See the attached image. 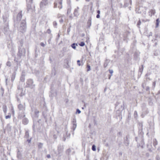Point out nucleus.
I'll return each mask as SVG.
<instances>
[{
    "instance_id": "5",
    "label": "nucleus",
    "mask_w": 160,
    "mask_h": 160,
    "mask_svg": "<svg viewBox=\"0 0 160 160\" xmlns=\"http://www.w3.org/2000/svg\"><path fill=\"white\" fill-rule=\"evenodd\" d=\"M22 11H20L18 13L16 20L14 21V25H16L21 20L22 17Z\"/></svg>"
},
{
    "instance_id": "57",
    "label": "nucleus",
    "mask_w": 160,
    "mask_h": 160,
    "mask_svg": "<svg viewBox=\"0 0 160 160\" xmlns=\"http://www.w3.org/2000/svg\"><path fill=\"white\" fill-rule=\"evenodd\" d=\"M97 12L98 13V14H99L100 13V10H98L97 11Z\"/></svg>"
},
{
    "instance_id": "56",
    "label": "nucleus",
    "mask_w": 160,
    "mask_h": 160,
    "mask_svg": "<svg viewBox=\"0 0 160 160\" xmlns=\"http://www.w3.org/2000/svg\"><path fill=\"white\" fill-rule=\"evenodd\" d=\"M59 21L60 22H63V20L62 19H61Z\"/></svg>"
},
{
    "instance_id": "34",
    "label": "nucleus",
    "mask_w": 160,
    "mask_h": 160,
    "mask_svg": "<svg viewBox=\"0 0 160 160\" xmlns=\"http://www.w3.org/2000/svg\"><path fill=\"white\" fill-rule=\"evenodd\" d=\"M141 22L140 20H139L138 21V23H137V26H138V27L140 28V24H141Z\"/></svg>"
},
{
    "instance_id": "62",
    "label": "nucleus",
    "mask_w": 160,
    "mask_h": 160,
    "mask_svg": "<svg viewBox=\"0 0 160 160\" xmlns=\"http://www.w3.org/2000/svg\"><path fill=\"white\" fill-rule=\"evenodd\" d=\"M142 22H146V20H144L143 19V20H142Z\"/></svg>"
},
{
    "instance_id": "50",
    "label": "nucleus",
    "mask_w": 160,
    "mask_h": 160,
    "mask_svg": "<svg viewBox=\"0 0 160 160\" xmlns=\"http://www.w3.org/2000/svg\"><path fill=\"white\" fill-rule=\"evenodd\" d=\"M57 7V3L56 2L54 3V8H56Z\"/></svg>"
},
{
    "instance_id": "60",
    "label": "nucleus",
    "mask_w": 160,
    "mask_h": 160,
    "mask_svg": "<svg viewBox=\"0 0 160 160\" xmlns=\"http://www.w3.org/2000/svg\"><path fill=\"white\" fill-rule=\"evenodd\" d=\"M134 55H135V57L136 56V57H138V54H137V53H135L134 54Z\"/></svg>"
},
{
    "instance_id": "21",
    "label": "nucleus",
    "mask_w": 160,
    "mask_h": 160,
    "mask_svg": "<svg viewBox=\"0 0 160 160\" xmlns=\"http://www.w3.org/2000/svg\"><path fill=\"white\" fill-rule=\"evenodd\" d=\"M29 137V131L28 130H26L25 131V135L24 136V138H28Z\"/></svg>"
},
{
    "instance_id": "25",
    "label": "nucleus",
    "mask_w": 160,
    "mask_h": 160,
    "mask_svg": "<svg viewBox=\"0 0 160 160\" xmlns=\"http://www.w3.org/2000/svg\"><path fill=\"white\" fill-rule=\"evenodd\" d=\"M109 71L110 73L111 74V75H109L108 79H110L111 76H112V73H113V70L112 69H109Z\"/></svg>"
},
{
    "instance_id": "48",
    "label": "nucleus",
    "mask_w": 160,
    "mask_h": 160,
    "mask_svg": "<svg viewBox=\"0 0 160 160\" xmlns=\"http://www.w3.org/2000/svg\"><path fill=\"white\" fill-rule=\"evenodd\" d=\"M77 64L79 66H80L81 65V63H80V61L79 60H78L77 61Z\"/></svg>"
},
{
    "instance_id": "10",
    "label": "nucleus",
    "mask_w": 160,
    "mask_h": 160,
    "mask_svg": "<svg viewBox=\"0 0 160 160\" xmlns=\"http://www.w3.org/2000/svg\"><path fill=\"white\" fill-rule=\"evenodd\" d=\"M47 3V0H42L40 4V8H42L44 6H46Z\"/></svg>"
},
{
    "instance_id": "41",
    "label": "nucleus",
    "mask_w": 160,
    "mask_h": 160,
    "mask_svg": "<svg viewBox=\"0 0 160 160\" xmlns=\"http://www.w3.org/2000/svg\"><path fill=\"white\" fill-rule=\"evenodd\" d=\"M11 111L12 112V114H14V111L13 108L12 107L11 108Z\"/></svg>"
},
{
    "instance_id": "55",
    "label": "nucleus",
    "mask_w": 160,
    "mask_h": 160,
    "mask_svg": "<svg viewBox=\"0 0 160 160\" xmlns=\"http://www.w3.org/2000/svg\"><path fill=\"white\" fill-rule=\"evenodd\" d=\"M137 112L136 111H134V116H135V115H137Z\"/></svg>"
},
{
    "instance_id": "17",
    "label": "nucleus",
    "mask_w": 160,
    "mask_h": 160,
    "mask_svg": "<svg viewBox=\"0 0 160 160\" xmlns=\"http://www.w3.org/2000/svg\"><path fill=\"white\" fill-rule=\"evenodd\" d=\"M28 122V120L26 118H24L22 120V123L24 125H27Z\"/></svg>"
},
{
    "instance_id": "19",
    "label": "nucleus",
    "mask_w": 160,
    "mask_h": 160,
    "mask_svg": "<svg viewBox=\"0 0 160 160\" xmlns=\"http://www.w3.org/2000/svg\"><path fill=\"white\" fill-rule=\"evenodd\" d=\"M39 111L37 109H35L34 112L35 117L36 118H38L39 116Z\"/></svg>"
},
{
    "instance_id": "43",
    "label": "nucleus",
    "mask_w": 160,
    "mask_h": 160,
    "mask_svg": "<svg viewBox=\"0 0 160 160\" xmlns=\"http://www.w3.org/2000/svg\"><path fill=\"white\" fill-rule=\"evenodd\" d=\"M53 26H54V27H56L57 25V23L56 22H54L53 23Z\"/></svg>"
},
{
    "instance_id": "46",
    "label": "nucleus",
    "mask_w": 160,
    "mask_h": 160,
    "mask_svg": "<svg viewBox=\"0 0 160 160\" xmlns=\"http://www.w3.org/2000/svg\"><path fill=\"white\" fill-rule=\"evenodd\" d=\"M42 144L41 143H39V144H38V147L39 148H42Z\"/></svg>"
},
{
    "instance_id": "54",
    "label": "nucleus",
    "mask_w": 160,
    "mask_h": 160,
    "mask_svg": "<svg viewBox=\"0 0 160 160\" xmlns=\"http://www.w3.org/2000/svg\"><path fill=\"white\" fill-rule=\"evenodd\" d=\"M96 17L97 18H100V15L99 14H98L97 15Z\"/></svg>"
},
{
    "instance_id": "24",
    "label": "nucleus",
    "mask_w": 160,
    "mask_h": 160,
    "mask_svg": "<svg viewBox=\"0 0 160 160\" xmlns=\"http://www.w3.org/2000/svg\"><path fill=\"white\" fill-rule=\"evenodd\" d=\"M18 44L21 47H22L23 45V41L22 39L19 40L18 42Z\"/></svg>"
},
{
    "instance_id": "33",
    "label": "nucleus",
    "mask_w": 160,
    "mask_h": 160,
    "mask_svg": "<svg viewBox=\"0 0 160 160\" xmlns=\"http://www.w3.org/2000/svg\"><path fill=\"white\" fill-rule=\"evenodd\" d=\"M27 3L32 4L33 0H26Z\"/></svg>"
},
{
    "instance_id": "35",
    "label": "nucleus",
    "mask_w": 160,
    "mask_h": 160,
    "mask_svg": "<svg viewBox=\"0 0 160 160\" xmlns=\"http://www.w3.org/2000/svg\"><path fill=\"white\" fill-rule=\"evenodd\" d=\"M11 114L10 113H8V115L7 116H5V118L6 119H8V118H11Z\"/></svg>"
},
{
    "instance_id": "45",
    "label": "nucleus",
    "mask_w": 160,
    "mask_h": 160,
    "mask_svg": "<svg viewBox=\"0 0 160 160\" xmlns=\"http://www.w3.org/2000/svg\"><path fill=\"white\" fill-rule=\"evenodd\" d=\"M156 160H160V158L158 156V155H157V156L156 157Z\"/></svg>"
},
{
    "instance_id": "58",
    "label": "nucleus",
    "mask_w": 160,
    "mask_h": 160,
    "mask_svg": "<svg viewBox=\"0 0 160 160\" xmlns=\"http://www.w3.org/2000/svg\"><path fill=\"white\" fill-rule=\"evenodd\" d=\"M47 157L48 158H50V154H48V155L47 156Z\"/></svg>"
},
{
    "instance_id": "61",
    "label": "nucleus",
    "mask_w": 160,
    "mask_h": 160,
    "mask_svg": "<svg viewBox=\"0 0 160 160\" xmlns=\"http://www.w3.org/2000/svg\"><path fill=\"white\" fill-rule=\"evenodd\" d=\"M18 68L17 67H15L14 69L16 71H17Z\"/></svg>"
},
{
    "instance_id": "64",
    "label": "nucleus",
    "mask_w": 160,
    "mask_h": 160,
    "mask_svg": "<svg viewBox=\"0 0 160 160\" xmlns=\"http://www.w3.org/2000/svg\"><path fill=\"white\" fill-rule=\"evenodd\" d=\"M118 134L120 135H121V132H119Z\"/></svg>"
},
{
    "instance_id": "29",
    "label": "nucleus",
    "mask_w": 160,
    "mask_h": 160,
    "mask_svg": "<svg viewBox=\"0 0 160 160\" xmlns=\"http://www.w3.org/2000/svg\"><path fill=\"white\" fill-rule=\"evenodd\" d=\"M52 75L54 76L56 74V70L55 68H54L52 70Z\"/></svg>"
},
{
    "instance_id": "51",
    "label": "nucleus",
    "mask_w": 160,
    "mask_h": 160,
    "mask_svg": "<svg viewBox=\"0 0 160 160\" xmlns=\"http://www.w3.org/2000/svg\"><path fill=\"white\" fill-rule=\"evenodd\" d=\"M17 101L19 102V103H21V101L20 100V99L18 98H17Z\"/></svg>"
},
{
    "instance_id": "15",
    "label": "nucleus",
    "mask_w": 160,
    "mask_h": 160,
    "mask_svg": "<svg viewBox=\"0 0 160 160\" xmlns=\"http://www.w3.org/2000/svg\"><path fill=\"white\" fill-rule=\"evenodd\" d=\"M129 141L128 140V136H127L125 138H124V144L126 146H128L129 145Z\"/></svg>"
},
{
    "instance_id": "52",
    "label": "nucleus",
    "mask_w": 160,
    "mask_h": 160,
    "mask_svg": "<svg viewBox=\"0 0 160 160\" xmlns=\"http://www.w3.org/2000/svg\"><path fill=\"white\" fill-rule=\"evenodd\" d=\"M149 89V87H147L146 88V91H148Z\"/></svg>"
},
{
    "instance_id": "40",
    "label": "nucleus",
    "mask_w": 160,
    "mask_h": 160,
    "mask_svg": "<svg viewBox=\"0 0 160 160\" xmlns=\"http://www.w3.org/2000/svg\"><path fill=\"white\" fill-rule=\"evenodd\" d=\"M8 67H10L11 66V63L10 61H8L6 63Z\"/></svg>"
},
{
    "instance_id": "53",
    "label": "nucleus",
    "mask_w": 160,
    "mask_h": 160,
    "mask_svg": "<svg viewBox=\"0 0 160 160\" xmlns=\"http://www.w3.org/2000/svg\"><path fill=\"white\" fill-rule=\"evenodd\" d=\"M31 138H30V139H28L27 140V142H28V143H30L31 141Z\"/></svg>"
},
{
    "instance_id": "1",
    "label": "nucleus",
    "mask_w": 160,
    "mask_h": 160,
    "mask_svg": "<svg viewBox=\"0 0 160 160\" xmlns=\"http://www.w3.org/2000/svg\"><path fill=\"white\" fill-rule=\"evenodd\" d=\"M27 28V25L26 21L25 19L22 20L20 24V26L18 28V31L22 33H24L26 31Z\"/></svg>"
},
{
    "instance_id": "37",
    "label": "nucleus",
    "mask_w": 160,
    "mask_h": 160,
    "mask_svg": "<svg viewBox=\"0 0 160 160\" xmlns=\"http://www.w3.org/2000/svg\"><path fill=\"white\" fill-rule=\"evenodd\" d=\"M87 72H88L90 70L91 67H90V66L89 65H88V64L87 65Z\"/></svg>"
},
{
    "instance_id": "22",
    "label": "nucleus",
    "mask_w": 160,
    "mask_h": 160,
    "mask_svg": "<svg viewBox=\"0 0 160 160\" xmlns=\"http://www.w3.org/2000/svg\"><path fill=\"white\" fill-rule=\"evenodd\" d=\"M87 24L88 25V27H90L91 25V18L90 17L87 22Z\"/></svg>"
},
{
    "instance_id": "31",
    "label": "nucleus",
    "mask_w": 160,
    "mask_h": 160,
    "mask_svg": "<svg viewBox=\"0 0 160 160\" xmlns=\"http://www.w3.org/2000/svg\"><path fill=\"white\" fill-rule=\"evenodd\" d=\"M158 144V142L156 139L153 140V145L154 146H155Z\"/></svg>"
},
{
    "instance_id": "32",
    "label": "nucleus",
    "mask_w": 160,
    "mask_h": 160,
    "mask_svg": "<svg viewBox=\"0 0 160 160\" xmlns=\"http://www.w3.org/2000/svg\"><path fill=\"white\" fill-rule=\"evenodd\" d=\"M3 29H4V31L5 32L8 31V26L7 25L6 27L4 28Z\"/></svg>"
},
{
    "instance_id": "47",
    "label": "nucleus",
    "mask_w": 160,
    "mask_h": 160,
    "mask_svg": "<svg viewBox=\"0 0 160 160\" xmlns=\"http://www.w3.org/2000/svg\"><path fill=\"white\" fill-rule=\"evenodd\" d=\"M76 113L79 114L81 113V111L78 109H77L76 110Z\"/></svg>"
},
{
    "instance_id": "11",
    "label": "nucleus",
    "mask_w": 160,
    "mask_h": 160,
    "mask_svg": "<svg viewBox=\"0 0 160 160\" xmlns=\"http://www.w3.org/2000/svg\"><path fill=\"white\" fill-rule=\"evenodd\" d=\"M25 72H22V73L21 76L20 78V80L22 82H24L25 80Z\"/></svg>"
},
{
    "instance_id": "3",
    "label": "nucleus",
    "mask_w": 160,
    "mask_h": 160,
    "mask_svg": "<svg viewBox=\"0 0 160 160\" xmlns=\"http://www.w3.org/2000/svg\"><path fill=\"white\" fill-rule=\"evenodd\" d=\"M26 85L25 87L30 88L31 89H33L35 88V85L34 84L33 80L31 79H29L27 80Z\"/></svg>"
},
{
    "instance_id": "63",
    "label": "nucleus",
    "mask_w": 160,
    "mask_h": 160,
    "mask_svg": "<svg viewBox=\"0 0 160 160\" xmlns=\"http://www.w3.org/2000/svg\"><path fill=\"white\" fill-rule=\"evenodd\" d=\"M49 30L48 29V30H47V32L48 33H49Z\"/></svg>"
},
{
    "instance_id": "23",
    "label": "nucleus",
    "mask_w": 160,
    "mask_h": 160,
    "mask_svg": "<svg viewBox=\"0 0 160 160\" xmlns=\"http://www.w3.org/2000/svg\"><path fill=\"white\" fill-rule=\"evenodd\" d=\"M3 112L4 113H6L7 111V106L5 105H4L3 106Z\"/></svg>"
},
{
    "instance_id": "44",
    "label": "nucleus",
    "mask_w": 160,
    "mask_h": 160,
    "mask_svg": "<svg viewBox=\"0 0 160 160\" xmlns=\"http://www.w3.org/2000/svg\"><path fill=\"white\" fill-rule=\"evenodd\" d=\"M156 85V82L155 81L154 82L152 83V88L154 89Z\"/></svg>"
},
{
    "instance_id": "26",
    "label": "nucleus",
    "mask_w": 160,
    "mask_h": 160,
    "mask_svg": "<svg viewBox=\"0 0 160 160\" xmlns=\"http://www.w3.org/2000/svg\"><path fill=\"white\" fill-rule=\"evenodd\" d=\"M58 4L61 5V6H58V8L60 9H61L62 8V0H60L58 1Z\"/></svg>"
},
{
    "instance_id": "36",
    "label": "nucleus",
    "mask_w": 160,
    "mask_h": 160,
    "mask_svg": "<svg viewBox=\"0 0 160 160\" xmlns=\"http://www.w3.org/2000/svg\"><path fill=\"white\" fill-rule=\"evenodd\" d=\"M79 44L80 46L83 47L85 45V43L83 42H82Z\"/></svg>"
},
{
    "instance_id": "28",
    "label": "nucleus",
    "mask_w": 160,
    "mask_h": 160,
    "mask_svg": "<svg viewBox=\"0 0 160 160\" xmlns=\"http://www.w3.org/2000/svg\"><path fill=\"white\" fill-rule=\"evenodd\" d=\"M3 21L4 22H7L8 20V18L6 16H3L2 17Z\"/></svg>"
},
{
    "instance_id": "4",
    "label": "nucleus",
    "mask_w": 160,
    "mask_h": 160,
    "mask_svg": "<svg viewBox=\"0 0 160 160\" xmlns=\"http://www.w3.org/2000/svg\"><path fill=\"white\" fill-rule=\"evenodd\" d=\"M147 8L146 7H139L136 8V11L139 13H142V14L145 15L146 13Z\"/></svg>"
},
{
    "instance_id": "38",
    "label": "nucleus",
    "mask_w": 160,
    "mask_h": 160,
    "mask_svg": "<svg viewBox=\"0 0 160 160\" xmlns=\"http://www.w3.org/2000/svg\"><path fill=\"white\" fill-rule=\"evenodd\" d=\"M92 150L93 151H95L96 150V146L94 145H93L92 147Z\"/></svg>"
},
{
    "instance_id": "59",
    "label": "nucleus",
    "mask_w": 160,
    "mask_h": 160,
    "mask_svg": "<svg viewBox=\"0 0 160 160\" xmlns=\"http://www.w3.org/2000/svg\"><path fill=\"white\" fill-rule=\"evenodd\" d=\"M53 137L55 139L57 138V136L55 135H53Z\"/></svg>"
},
{
    "instance_id": "13",
    "label": "nucleus",
    "mask_w": 160,
    "mask_h": 160,
    "mask_svg": "<svg viewBox=\"0 0 160 160\" xmlns=\"http://www.w3.org/2000/svg\"><path fill=\"white\" fill-rule=\"evenodd\" d=\"M17 157L19 159H21L22 158V154L18 149L17 150Z\"/></svg>"
},
{
    "instance_id": "7",
    "label": "nucleus",
    "mask_w": 160,
    "mask_h": 160,
    "mask_svg": "<svg viewBox=\"0 0 160 160\" xmlns=\"http://www.w3.org/2000/svg\"><path fill=\"white\" fill-rule=\"evenodd\" d=\"M32 4L27 3V10L28 11H31L32 12L35 11V7L34 6H32Z\"/></svg>"
},
{
    "instance_id": "6",
    "label": "nucleus",
    "mask_w": 160,
    "mask_h": 160,
    "mask_svg": "<svg viewBox=\"0 0 160 160\" xmlns=\"http://www.w3.org/2000/svg\"><path fill=\"white\" fill-rule=\"evenodd\" d=\"M25 49H21V48L19 47L18 51V55L20 57L22 56L23 54H25Z\"/></svg>"
},
{
    "instance_id": "12",
    "label": "nucleus",
    "mask_w": 160,
    "mask_h": 160,
    "mask_svg": "<svg viewBox=\"0 0 160 160\" xmlns=\"http://www.w3.org/2000/svg\"><path fill=\"white\" fill-rule=\"evenodd\" d=\"M73 126L72 129L74 131L77 127L76 121L75 119H74L72 121Z\"/></svg>"
},
{
    "instance_id": "20",
    "label": "nucleus",
    "mask_w": 160,
    "mask_h": 160,
    "mask_svg": "<svg viewBox=\"0 0 160 160\" xmlns=\"http://www.w3.org/2000/svg\"><path fill=\"white\" fill-rule=\"evenodd\" d=\"M16 76V73L15 72L13 73L11 76V80L12 82H13Z\"/></svg>"
},
{
    "instance_id": "2",
    "label": "nucleus",
    "mask_w": 160,
    "mask_h": 160,
    "mask_svg": "<svg viewBox=\"0 0 160 160\" xmlns=\"http://www.w3.org/2000/svg\"><path fill=\"white\" fill-rule=\"evenodd\" d=\"M18 108L19 111L22 112V113L18 116V118L21 119L25 116V114L24 112L25 110V105L20 103L18 105Z\"/></svg>"
},
{
    "instance_id": "8",
    "label": "nucleus",
    "mask_w": 160,
    "mask_h": 160,
    "mask_svg": "<svg viewBox=\"0 0 160 160\" xmlns=\"http://www.w3.org/2000/svg\"><path fill=\"white\" fill-rule=\"evenodd\" d=\"M18 96L20 97H22L24 95V93L23 92V89L22 88H20L19 86L18 87Z\"/></svg>"
},
{
    "instance_id": "9",
    "label": "nucleus",
    "mask_w": 160,
    "mask_h": 160,
    "mask_svg": "<svg viewBox=\"0 0 160 160\" xmlns=\"http://www.w3.org/2000/svg\"><path fill=\"white\" fill-rule=\"evenodd\" d=\"M63 146L62 145L60 144L58 146V154H61L63 149Z\"/></svg>"
},
{
    "instance_id": "18",
    "label": "nucleus",
    "mask_w": 160,
    "mask_h": 160,
    "mask_svg": "<svg viewBox=\"0 0 160 160\" xmlns=\"http://www.w3.org/2000/svg\"><path fill=\"white\" fill-rule=\"evenodd\" d=\"M110 61L109 60L107 59L105 60L103 65L104 68H106L107 67Z\"/></svg>"
},
{
    "instance_id": "14",
    "label": "nucleus",
    "mask_w": 160,
    "mask_h": 160,
    "mask_svg": "<svg viewBox=\"0 0 160 160\" xmlns=\"http://www.w3.org/2000/svg\"><path fill=\"white\" fill-rule=\"evenodd\" d=\"M79 9L78 7H77V8L75 9L74 12V16L77 17L79 15L78 10Z\"/></svg>"
},
{
    "instance_id": "16",
    "label": "nucleus",
    "mask_w": 160,
    "mask_h": 160,
    "mask_svg": "<svg viewBox=\"0 0 160 160\" xmlns=\"http://www.w3.org/2000/svg\"><path fill=\"white\" fill-rule=\"evenodd\" d=\"M155 13V10L154 9H151L149 12V15L151 17L152 15H154Z\"/></svg>"
},
{
    "instance_id": "49",
    "label": "nucleus",
    "mask_w": 160,
    "mask_h": 160,
    "mask_svg": "<svg viewBox=\"0 0 160 160\" xmlns=\"http://www.w3.org/2000/svg\"><path fill=\"white\" fill-rule=\"evenodd\" d=\"M40 45L41 46L44 47L45 46V44L44 43L42 42L40 43Z\"/></svg>"
},
{
    "instance_id": "39",
    "label": "nucleus",
    "mask_w": 160,
    "mask_h": 160,
    "mask_svg": "<svg viewBox=\"0 0 160 160\" xmlns=\"http://www.w3.org/2000/svg\"><path fill=\"white\" fill-rule=\"evenodd\" d=\"M143 66L142 65V67L141 68H139V71L140 72L142 73V72L143 71Z\"/></svg>"
},
{
    "instance_id": "42",
    "label": "nucleus",
    "mask_w": 160,
    "mask_h": 160,
    "mask_svg": "<svg viewBox=\"0 0 160 160\" xmlns=\"http://www.w3.org/2000/svg\"><path fill=\"white\" fill-rule=\"evenodd\" d=\"M71 152V150L70 149H68L66 151V153L67 154H69Z\"/></svg>"
},
{
    "instance_id": "30",
    "label": "nucleus",
    "mask_w": 160,
    "mask_h": 160,
    "mask_svg": "<svg viewBox=\"0 0 160 160\" xmlns=\"http://www.w3.org/2000/svg\"><path fill=\"white\" fill-rule=\"evenodd\" d=\"M76 45L78 46V44H75V43H73L71 45L72 47L74 49H76Z\"/></svg>"
},
{
    "instance_id": "27",
    "label": "nucleus",
    "mask_w": 160,
    "mask_h": 160,
    "mask_svg": "<svg viewBox=\"0 0 160 160\" xmlns=\"http://www.w3.org/2000/svg\"><path fill=\"white\" fill-rule=\"evenodd\" d=\"M156 28H157L158 27L159 24V22H160V21L159 20L158 18L156 20Z\"/></svg>"
}]
</instances>
